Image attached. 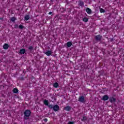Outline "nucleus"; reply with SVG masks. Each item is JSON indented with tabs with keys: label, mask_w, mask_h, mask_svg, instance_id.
Here are the masks:
<instances>
[{
	"label": "nucleus",
	"mask_w": 124,
	"mask_h": 124,
	"mask_svg": "<svg viewBox=\"0 0 124 124\" xmlns=\"http://www.w3.org/2000/svg\"><path fill=\"white\" fill-rule=\"evenodd\" d=\"M44 104H45V105H46V106H47L49 108V106H50V105H52V104H49V101H48V100H46L45 99L44 100Z\"/></svg>",
	"instance_id": "5"
},
{
	"label": "nucleus",
	"mask_w": 124,
	"mask_h": 124,
	"mask_svg": "<svg viewBox=\"0 0 124 124\" xmlns=\"http://www.w3.org/2000/svg\"><path fill=\"white\" fill-rule=\"evenodd\" d=\"M14 28L15 29H18V24H15Z\"/></svg>",
	"instance_id": "24"
},
{
	"label": "nucleus",
	"mask_w": 124,
	"mask_h": 124,
	"mask_svg": "<svg viewBox=\"0 0 124 124\" xmlns=\"http://www.w3.org/2000/svg\"><path fill=\"white\" fill-rule=\"evenodd\" d=\"M78 5L83 8L84 7V2L82 0L78 1Z\"/></svg>",
	"instance_id": "8"
},
{
	"label": "nucleus",
	"mask_w": 124,
	"mask_h": 124,
	"mask_svg": "<svg viewBox=\"0 0 124 124\" xmlns=\"http://www.w3.org/2000/svg\"><path fill=\"white\" fill-rule=\"evenodd\" d=\"M19 29H20V30H23V29L24 28V26L22 25H20L18 26Z\"/></svg>",
	"instance_id": "23"
},
{
	"label": "nucleus",
	"mask_w": 124,
	"mask_h": 124,
	"mask_svg": "<svg viewBox=\"0 0 124 124\" xmlns=\"http://www.w3.org/2000/svg\"><path fill=\"white\" fill-rule=\"evenodd\" d=\"M66 45H67V46L68 47H71V46H72V43H71V42H68L67 43H66Z\"/></svg>",
	"instance_id": "16"
},
{
	"label": "nucleus",
	"mask_w": 124,
	"mask_h": 124,
	"mask_svg": "<svg viewBox=\"0 0 124 124\" xmlns=\"http://www.w3.org/2000/svg\"><path fill=\"white\" fill-rule=\"evenodd\" d=\"M16 20H17V18L15 17H12L10 18V21H11L12 22H15V21H16Z\"/></svg>",
	"instance_id": "15"
},
{
	"label": "nucleus",
	"mask_w": 124,
	"mask_h": 124,
	"mask_svg": "<svg viewBox=\"0 0 124 124\" xmlns=\"http://www.w3.org/2000/svg\"><path fill=\"white\" fill-rule=\"evenodd\" d=\"M31 110L29 109H27L24 112V120H29V118H30V116H31Z\"/></svg>",
	"instance_id": "2"
},
{
	"label": "nucleus",
	"mask_w": 124,
	"mask_h": 124,
	"mask_svg": "<svg viewBox=\"0 0 124 124\" xmlns=\"http://www.w3.org/2000/svg\"><path fill=\"white\" fill-rule=\"evenodd\" d=\"M100 12H101V13H104L105 12V10H104L102 8H101L100 9Z\"/></svg>",
	"instance_id": "22"
},
{
	"label": "nucleus",
	"mask_w": 124,
	"mask_h": 124,
	"mask_svg": "<svg viewBox=\"0 0 124 124\" xmlns=\"http://www.w3.org/2000/svg\"><path fill=\"white\" fill-rule=\"evenodd\" d=\"M28 50H30V52H31V51H34V47L32 46H30L28 47Z\"/></svg>",
	"instance_id": "18"
},
{
	"label": "nucleus",
	"mask_w": 124,
	"mask_h": 124,
	"mask_svg": "<svg viewBox=\"0 0 124 124\" xmlns=\"http://www.w3.org/2000/svg\"><path fill=\"white\" fill-rule=\"evenodd\" d=\"M13 92L14 93H18V92H19V90H18V89L17 88H14L13 90Z\"/></svg>",
	"instance_id": "17"
},
{
	"label": "nucleus",
	"mask_w": 124,
	"mask_h": 124,
	"mask_svg": "<svg viewBox=\"0 0 124 124\" xmlns=\"http://www.w3.org/2000/svg\"><path fill=\"white\" fill-rule=\"evenodd\" d=\"M87 117L83 116V119L81 120V121H82V122H85V121H87Z\"/></svg>",
	"instance_id": "21"
},
{
	"label": "nucleus",
	"mask_w": 124,
	"mask_h": 124,
	"mask_svg": "<svg viewBox=\"0 0 124 124\" xmlns=\"http://www.w3.org/2000/svg\"><path fill=\"white\" fill-rule=\"evenodd\" d=\"M49 109H52L54 112H58V111L60 110V106L58 105H54L51 104V105L49 106Z\"/></svg>",
	"instance_id": "1"
},
{
	"label": "nucleus",
	"mask_w": 124,
	"mask_h": 124,
	"mask_svg": "<svg viewBox=\"0 0 124 124\" xmlns=\"http://www.w3.org/2000/svg\"><path fill=\"white\" fill-rule=\"evenodd\" d=\"M51 1H52L53 0H51Z\"/></svg>",
	"instance_id": "28"
},
{
	"label": "nucleus",
	"mask_w": 124,
	"mask_h": 124,
	"mask_svg": "<svg viewBox=\"0 0 124 124\" xmlns=\"http://www.w3.org/2000/svg\"><path fill=\"white\" fill-rule=\"evenodd\" d=\"M52 52L51 50H47L46 52H44L45 55H46L48 57H50V56H51V55H52Z\"/></svg>",
	"instance_id": "6"
},
{
	"label": "nucleus",
	"mask_w": 124,
	"mask_h": 124,
	"mask_svg": "<svg viewBox=\"0 0 124 124\" xmlns=\"http://www.w3.org/2000/svg\"><path fill=\"white\" fill-rule=\"evenodd\" d=\"M3 49H4V50H7V49H8V48H9V45H8V44H5L3 46Z\"/></svg>",
	"instance_id": "11"
},
{
	"label": "nucleus",
	"mask_w": 124,
	"mask_h": 124,
	"mask_svg": "<svg viewBox=\"0 0 124 124\" xmlns=\"http://www.w3.org/2000/svg\"><path fill=\"white\" fill-rule=\"evenodd\" d=\"M78 101L81 103H86V100L84 96H80L78 98Z\"/></svg>",
	"instance_id": "3"
},
{
	"label": "nucleus",
	"mask_w": 124,
	"mask_h": 124,
	"mask_svg": "<svg viewBox=\"0 0 124 124\" xmlns=\"http://www.w3.org/2000/svg\"><path fill=\"white\" fill-rule=\"evenodd\" d=\"M64 110L65 111H70L71 110V107L69 106H66L64 108Z\"/></svg>",
	"instance_id": "12"
},
{
	"label": "nucleus",
	"mask_w": 124,
	"mask_h": 124,
	"mask_svg": "<svg viewBox=\"0 0 124 124\" xmlns=\"http://www.w3.org/2000/svg\"><path fill=\"white\" fill-rule=\"evenodd\" d=\"M48 14H49V15H51V14H53V12H50L48 13Z\"/></svg>",
	"instance_id": "27"
},
{
	"label": "nucleus",
	"mask_w": 124,
	"mask_h": 124,
	"mask_svg": "<svg viewBox=\"0 0 124 124\" xmlns=\"http://www.w3.org/2000/svg\"><path fill=\"white\" fill-rule=\"evenodd\" d=\"M44 121L45 123H47L48 119H47L46 118H45L44 119Z\"/></svg>",
	"instance_id": "26"
},
{
	"label": "nucleus",
	"mask_w": 124,
	"mask_h": 124,
	"mask_svg": "<svg viewBox=\"0 0 124 124\" xmlns=\"http://www.w3.org/2000/svg\"><path fill=\"white\" fill-rule=\"evenodd\" d=\"M30 15H26L24 17V20L28 21L30 19Z\"/></svg>",
	"instance_id": "14"
},
{
	"label": "nucleus",
	"mask_w": 124,
	"mask_h": 124,
	"mask_svg": "<svg viewBox=\"0 0 124 124\" xmlns=\"http://www.w3.org/2000/svg\"><path fill=\"white\" fill-rule=\"evenodd\" d=\"M67 124H74V122L70 121Z\"/></svg>",
	"instance_id": "25"
},
{
	"label": "nucleus",
	"mask_w": 124,
	"mask_h": 124,
	"mask_svg": "<svg viewBox=\"0 0 124 124\" xmlns=\"http://www.w3.org/2000/svg\"><path fill=\"white\" fill-rule=\"evenodd\" d=\"M25 53H26V49L25 48H22L20 49L19 52V54H20L21 55H22V54H25Z\"/></svg>",
	"instance_id": "10"
},
{
	"label": "nucleus",
	"mask_w": 124,
	"mask_h": 124,
	"mask_svg": "<svg viewBox=\"0 0 124 124\" xmlns=\"http://www.w3.org/2000/svg\"><path fill=\"white\" fill-rule=\"evenodd\" d=\"M86 12L88 13V14H92V10L89 8H87L86 10Z\"/></svg>",
	"instance_id": "13"
},
{
	"label": "nucleus",
	"mask_w": 124,
	"mask_h": 124,
	"mask_svg": "<svg viewBox=\"0 0 124 124\" xmlns=\"http://www.w3.org/2000/svg\"><path fill=\"white\" fill-rule=\"evenodd\" d=\"M108 99H109V96L107 95H105L102 97V100H104V101H106V100H108Z\"/></svg>",
	"instance_id": "9"
},
{
	"label": "nucleus",
	"mask_w": 124,
	"mask_h": 124,
	"mask_svg": "<svg viewBox=\"0 0 124 124\" xmlns=\"http://www.w3.org/2000/svg\"><path fill=\"white\" fill-rule=\"evenodd\" d=\"M53 87L54 88H59V83H58V82L54 83Z\"/></svg>",
	"instance_id": "19"
},
{
	"label": "nucleus",
	"mask_w": 124,
	"mask_h": 124,
	"mask_svg": "<svg viewBox=\"0 0 124 124\" xmlns=\"http://www.w3.org/2000/svg\"><path fill=\"white\" fill-rule=\"evenodd\" d=\"M95 39L96 41H101V39H102V36L100 35H97L95 36Z\"/></svg>",
	"instance_id": "4"
},
{
	"label": "nucleus",
	"mask_w": 124,
	"mask_h": 124,
	"mask_svg": "<svg viewBox=\"0 0 124 124\" xmlns=\"http://www.w3.org/2000/svg\"><path fill=\"white\" fill-rule=\"evenodd\" d=\"M110 102H111V103H113L114 102H116V98H114L113 97H111L109 98V99Z\"/></svg>",
	"instance_id": "7"
},
{
	"label": "nucleus",
	"mask_w": 124,
	"mask_h": 124,
	"mask_svg": "<svg viewBox=\"0 0 124 124\" xmlns=\"http://www.w3.org/2000/svg\"><path fill=\"white\" fill-rule=\"evenodd\" d=\"M83 21L84 22H87L89 21V18L85 17L83 19Z\"/></svg>",
	"instance_id": "20"
}]
</instances>
